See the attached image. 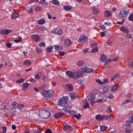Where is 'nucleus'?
<instances>
[{
    "label": "nucleus",
    "instance_id": "1",
    "mask_svg": "<svg viewBox=\"0 0 133 133\" xmlns=\"http://www.w3.org/2000/svg\"><path fill=\"white\" fill-rule=\"evenodd\" d=\"M129 11L123 9L120 11H118L119 15L118 16L119 18H126L127 16Z\"/></svg>",
    "mask_w": 133,
    "mask_h": 133
},
{
    "label": "nucleus",
    "instance_id": "2",
    "mask_svg": "<svg viewBox=\"0 0 133 133\" xmlns=\"http://www.w3.org/2000/svg\"><path fill=\"white\" fill-rule=\"evenodd\" d=\"M39 113L40 114V115H41V117L44 118H46L48 117L50 115V113L49 111L48 110H42L39 112Z\"/></svg>",
    "mask_w": 133,
    "mask_h": 133
},
{
    "label": "nucleus",
    "instance_id": "3",
    "mask_svg": "<svg viewBox=\"0 0 133 133\" xmlns=\"http://www.w3.org/2000/svg\"><path fill=\"white\" fill-rule=\"evenodd\" d=\"M51 32L59 36L61 35L63 33L62 31L59 28H57L56 29H53L52 30Z\"/></svg>",
    "mask_w": 133,
    "mask_h": 133
},
{
    "label": "nucleus",
    "instance_id": "4",
    "mask_svg": "<svg viewBox=\"0 0 133 133\" xmlns=\"http://www.w3.org/2000/svg\"><path fill=\"white\" fill-rule=\"evenodd\" d=\"M67 102L66 100L60 98L58 100L57 103L58 105L63 107L65 105V104H66Z\"/></svg>",
    "mask_w": 133,
    "mask_h": 133
},
{
    "label": "nucleus",
    "instance_id": "5",
    "mask_svg": "<svg viewBox=\"0 0 133 133\" xmlns=\"http://www.w3.org/2000/svg\"><path fill=\"white\" fill-rule=\"evenodd\" d=\"M82 70L83 72L87 73H91L93 71L92 69L88 68L85 66H84V67L82 68Z\"/></svg>",
    "mask_w": 133,
    "mask_h": 133
},
{
    "label": "nucleus",
    "instance_id": "6",
    "mask_svg": "<svg viewBox=\"0 0 133 133\" xmlns=\"http://www.w3.org/2000/svg\"><path fill=\"white\" fill-rule=\"evenodd\" d=\"M83 75L82 73L80 71L74 72V79H76Z\"/></svg>",
    "mask_w": 133,
    "mask_h": 133
},
{
    "label": "nucleus",
    "instance_id": "7",
    "mask_svg": "<svg viewBox=\"0 0 133 133\" xmlns=\"http://www.w3.org/2000/svg\"><path fill=\"white\" fill-rule=\"evenodd\" d=\"M63 129L66 131H70L72 130L71 126L68 125H65L63 126Z\"/></svg>",
    "mask_w": 133,
    "mask_h": 133
},
{
    "label": "nucleus",
    "instance_id": "8",
    "mask_svg": "<svg viewBox=\"0 0 133 133\" xmlns=\"http://www.w3.org/2000/svg\"><path fill=\"white\" fill-rule=\"evenodd\" d=\"M87 40V38L86 37H80L78 41L79 43H81L82 44H83L85 42H86Z\"/></svg>",
    "mask_w": 133,
    "mask_h": 133
},
{
    "label": "nucleus",
    "instance_id": "9",
    "mask_svg": "<svg viewBox=\"0 0 133 133\" xmlns=\"http://www.w3.org/2000/svg\"><path fill=\"white\" fill-rule=\"evenodd\" d=\"M104 15L106 17H110L112 16V12L109 10H105L104 11Z\"/></svg>",
    "mask_w": 133,
    "mask_h": 133
},
{
    "label": "nucleus",
    "instance_id": "10",
    "mask_svg": "<svg viewBox=\"0 0 133 133\" xmlns=\"http://www.w3.org/2000/svg\"><path fill=\"white\" fill-rule=\"evenodd\" d=\"M105 117V116L104 115H101L98 114L95 117V118L96 120L100 121L103 119Z\"/></svg>",
    "mask_w": 133,
    "mask_h": 133
},
{
    "label": "nucleus",
    "instance_id": "11",
    "mask_svg": "<svg viewBox=\"0 0 133 133\" xmlns=\"http://www.w3.org/2000/svg\"><path fill=\"white\" fill-rule=\"evenodd\" d=\"M12 31V30L8 29L2 30L1 31V32L2 34H3L4 35H6L10 33Z\"/></svg>",
    "mask_w": 133,
    "mask_h": 133
},
{
    "label": "nucleus",
    "instance_id": "12",
    "mask_svg": "<svg viewBox=\"0 0 133 133\" xmlns=\"http://www.w3.org/2000/svg\"><path fill=\"white\" fill-rule=\"evenodd\" d=\"M47 91V94H48V96H47L48 99L52 97L54 95L53 91L52 90H48Z\"/></svg>",
    "mask_w": 133,
    "mask_h": 133
},
{
    "label": "nucleus",
    "instance_id": "13",
    "mask_svg": "<svg viewBox=\"0 0 133 133\" xmlns=\"http://www.w3.org/2000/svg\"><path fill=\"white\" fill-rule=\"evenodd\" d=\"M66 75L70 77H71L73 78L74 76V72L70 71H67L66 72Z\"/></svg>",
    "mask_w": 133,
    "mask_h": 133
},
{
    "label": "nucleus",
    "instance_id": "14",
    "mask_svg": "<svg viewBox=\"0 0 133 133\" xmlns=\"http://www.w3.org/2000/svg\"><path fill=\"white\" fill-rule=\"evenodd\" d=\"M64 114L62 112H58L55 114L54 117L56 119L58 118L63 116Z\"/></svg>",
    "mask_w": 133,
    "mask_h": 133
},
{
    "label": "nucleus",
    "instance_id": "15",
    "mask_svg": "<svg viewBox=\"0 0 133 133\" xmlns=\"http://www.w3.org/2000/svg\"><path fill=\"white\" fill-rule=\"evenodd\" d=\"M23 87L22 88V90L23 91H25L27 90L29 87V84L27 83H23Z\"/></svg>",
    "mask_w": 133,
    "mask_h": 133
},
{
    "label": "nucleus",
    "instance_id": "16",
    "mask_svg": "<svg viewBox=\"0 0 133 133\" xmlns=\"http://www.w3.org/2000/svg\"><path fill=\"white\" fill-rule=\"evenodd\" d=\"M119 88V86L117 84H115L114 85H113L111 87V89L112 92L115 91L117 90Z\"/></svg>",
    "mask_w": 133,
    "mask_h": 133
},
{
    "label": "nucleus",
    "instance_id": "17",
    "mask_svg": "<svg viewBox=\"0 0 133 133\" xmlns=\"http://www.w3.org/2000/svg\"><path fill=\"white\" fill-rule=\"evenodd\" d=\"M19 16V14L16 12L13 13L11 15V17L12 19H15L18 18Z\"/></svg>",
    "mask_w": 133,
    "mask_h": 133
},
{
    "label": "nucleus",
    "instance_id": "18",
    "mask_svg": "<svg viewBox=\"0 0 133 133\" xmlns=\"http://www.w3.org/2000/svg\"><path fill=\"white\" fill-rule=\"evenodd\" d=\"M92 9L93 10V14L94 15L97 14H98L99 11L98 8L94 7L92 8Z\"/></svg>",
    "mask_w": 133,
    "mask_h": 133
},
{
    "label": "nucleus",
    "instance_id": "19",
    "mask_svg": "<svg viewBox=\"0 0 133 133\" xmlns=\"http://www.w3.org/2000/svg\"><path fill=\"white\" fill-rule=\"evenodd\" d=\"M120 30L123 32L125 33L128 34L129 32V30L121 26L120 28Z\"/></svg>",
    "mask_w": 133,
    "mask_h": 133
},
{
    "label": "nucleus",
    "instance_id": "20",
    "mask_svg": "<svg viewBox=\"0 0 133 133\" xmlns=\"http://www.w3.org/2000/svg\"><path fill=\"white\" fill-rule=\"evenodd\" d=\"M32 37L34 39V40L36 41L37 42L40 40V38L37 35H33Z\"/></svg>",
    "mask_w": 133,
    "mask_h": 133
},
{
    "label": "nucleus",
    "instance_id": "21",
    "mask_svg": "<svg viewBox=\"0 0 133 133\" xmlns=\"http://www.w3.org/2000/svg\"><path fill=\"white\" fill-rule=\"evenodd\" d=\"M65 46L66 47H68L69 45H70L71 43V41L69 39H66L65 40Z\"/></svg>",
    "mask_w": 133,
    "mask_h": 133
},
{
    "label": "nucleus",
    "instance_id": "22",
    "mask_svg": "<svg viewBox=\"0 0 133 133\" xmlns=\"http://www.w3.org/2000/svg\"><path fill=\"white\" fill-rule=\"evenodd\" d=\"M71 108V107L69 106H66L65 107H64L63 108V109L66 112H68L69 111H70V110Z\"/></svg>",
    "mask_w": 133,
    "mask_h": 133
},
{
    "label": "nucleus",
    "instance_id": "23",
    "mask_svg": "<svg viewBox=\"0 0 133 133\" xmlns=\"http://www.w3.org/2000/svg\"><path fill=\"white\" fill-rule=\"evenodd\" d=\"M84 64V62L83 60H81L78 62L77 63V65L79 67L82 66Z\"/></svg>",
    "mask_w": 133,
    "mask_h": 133
},
{
    "label": "nucleus",
    "instance_id": "24",
    "mask_svg": "<svg viewBox=\"0 0 133 133\" xmlns=\"http://www.w3.org/2000/svg\"><path fill=\"white\" fill-rule=\"evenodd\" d=\"M72 8V7L71 6H64L63 8V9L64 10L67 11L71 9Z\"/></svg>",
    "mask_w": 133,
    "mask_h": 133
},
{
    "label": "nucleus",
    "instance_id": "25",
    "mask_svg": "<svg viewBox=\"0 0 133 133\" xmlns=\"http://www.w3.org/2000/svg\"><path fill=\"white\" fill-rule=\"evenodd\" d=\"M106 120L108 121H110L113 118L112 117V115H108L107 116H105Z\"/></svg>",
    "mask_w": 133,
    "mask_h": 133
},
{
    "label": "nucleus",
    "instance_id": "26",
    "mask_svg": "<svg viewBox=\"0 0 133 133\" xmlns=\"http://www.w3.org/2000/svg\"><path fill=\"white\" fill-rule=\"evenodd\" d=\"M109 88L108 86H106L104 87L103 91L106 93L109 91Z\"/></svg>",
    "mask_w": 133,
    "mask_h": 133
},
{
    "label": "nucleus",
    "instance_id": "27",
    "mask_svg": "<svg viewBox=\"0 0 133 133\" xmlns=\"http://www.w3.org/2000/svg\"><path fill=\"white\" fill-rule=\"evenodd\" d=\"M67 89L69 91H71L73 89V87L70 84H68L66 86Z\"/></svg>",
    "mask_w": 133,
    "mask_h": 133
},
{
    "label": "nucleus",
    "instance_id": "28",
    "mask_svg": "<svg viewBox=\"0 0 133 133\" xmlns=\"http://www.w3.org/2000/svg\"><path fill=\"white\" fill-rule=\"evenodd\" d=\"M31 63L30 61L28 60H26L24 61V64L26 65H29L31 64Z\"/></svg>",
    "mask_w": 133,
    "mask_h": 133
},
{
    "label": "nucleus",
    "instance_id": "29",
    "mask_svg": "<svg viewBox=\"0 0 133 133\" xmlns=\"http://www.w3.org/2000/svg\"><path fill=\"white\" fill-rule=\"evenodd\" d=\"M131 102V101L129 99H127L124 100L122 103V105H124L128 103H130Z\"/></svg>",
    "mask_w": 133,
    "mask_h": 133
},
{
    "label": "nucleus",
    "instance_id": "30",
    "mask_svg": "<svg viewBox=\"0 0 133 133\" xmlns=\"http://www.w3.org/2000/svg\"><path fill=\"white\" fill-rule=\"evenodd\" d=\"M38 23L40 24H44L45 22V21L43 19H40L37 21Z\"/></svg>",
    "mask_w": 133,
    "mask_h": 133
},
{
    "label": "nucleus",
    "instance_id": "31",
    "mask_svg": "<svg viewBox=\"0 0 133 133\" xmlns=\"http://www.w3.org/2000/svg\"><path fill=\"white\" fill-rule=\"evenodd\" d=\"M26 11L29 13H31L32 12V8H31L27 7L26 8Z\"/></svg>",
    "mask_w": 133,
    "mask_h": 133
},
{
    "label": "nucleus",
    "instance_id": "32",
    "mask_svg": "<svg viewBox=\"0 0 133 133\" xmlns=\"http://www.w3.org/2000/svg\"><path fill=\"white\" fill-rule=\"evenodd\" d=\"M107 128L106 126H104L102 125L100 127V130L101 131H105L107 129Z\"/></svg>",
    "mask_w": 133,
    "mask_h": 133
},
{
    "label": "nucleus",
    "instance_id": "33",
    "mask_svg": "<svg viewBox=\"0 0 133 133\" xmlns=\"http://www.w3.org/2000/svg\"><path fill=\"white\" fill-rule=\"evenodd\" d=\"M84 105L83 106V107L85 108H89V106L88 103L86 101H85L84 102Z\"/></svg>",
    "mask_w": 133,
    "mask_h": 133
},
{
    "label": "nucleus",
    "instance_id": "34",
    "mask_svg": "<svg viewBox=\"0 0 133 133\" xmlns=\"http://www.w3.org/2000/svg\"><path fill=\"white\" fill-rule=\"evenodd\" d=\"M52 3L55 5H58L59 4V2L57 0H53L52 1Z\"/></svg>",
    "mask_w": 133,
    "mask_h": 133
},
{
    "label": "nucleus",
    "instance_id": "35",
    "mask_svg": "<svg viewBox=\"0 0 133 133\" xmlns=\"http://www.w3.org/2000/svg\"><path fill=\"white\" fill-rule=\"evenodd\" d=\"M18 105V104L15 102H12L11 104V105L14 108H16V107H17Z\"/></svg>",
    "mask_w": 133,
    "mask_h": 133
},
{
    "label": "nucleus",
    "instance_id": "36",
    "mask_svg": "<svg viewBox=\"0 0 133 133\" xmlns=\"http://www.w3.org/2000/svg\"><path fill=\"white\" fill-rule=\"evenodd\" d=\"M53 49V47L52 46H50V47H48L46 49L48 52H51L52 51V49Z\"/></svg>",
    "mask_w": 133,
    "mask_h": 133
},
{
    "label": "nucleus",
    "instance_id": "37",
    "mask_svg": "<svg viewBox=\"0 0 133 133\" xmlns=\"http://www.w3.org/2000/svg\"><path fill=\"white\" fill-rule=\"evenodd\" d=\"M70 114L74 115L75 116V115L77 114V112L76 111H75L73 110H71L69 112Z\"/></svg>",
    "mask_w": 133,
    "mask_h": 133
},
{
    "label": "nucleus",
    "instance_id": "38",
    "mask_svg": "<svg viewBox=\"0 0 133 133\" xmlns=\"http://www.w3.org/2000/svg\"><path fill=\"white\" fill-rule=\"evenodd\" d=\"M132 130L133 129L131 128H127L126 129V133H131Z\"/></svg>",
    "mask_w": 133,
    "mask_h": 133
},
{
    "label": "nucleus",
    "instance_id": "39",
    "mask_svg": "<svg viewBox=\"0 0 133 133\" xmlns=\"http://www.w3.org/2000/svg\"><path fill=\"white\" fill-rule=\"evenodd\" d=\"M45 0H41L39 2L40 4H42L43 5H46L47 4V2H45Z\"/></svg>",
    "mask_w": 133,
    "mask_h": 133
},
{
    "label": "nucleus",
    "instance_id": "40",
    "mask_svg": "<svg viewBox=\"0 0 133 133\" xmlns=\"http://www.w3.org/2000/svg\"><path fill=\"white\" fill-rule=\"evenodd\" d=\"M47 91L45 90H44L42 91V94L43 96L46 98L48 99V97L46 95V94Z\"/></svg>",
    "mask_w": 133,
    "mask_h": 133
},
{
    "label": "nucleus",
    "instance_id": "41",
    "mask_svg": "<svg viewBox=\"0 0 133 133\" xmlns=\"http://www.w3.org/2000/svg\"><path fill=\"white\" fill-rule=\"evenodd\" d=\"M88 98H91L93 100H95V96L94 95H89L88 96Z\"/></svg>",
    "mask_w": 133,
    "mask_h": 133
},
{
    "label": "nucleus",
    "instance_id": "42",
    "mask_svg": "<svg viewBox=\"0 0 133 133\" xmlns=\"http://www.w3.org/2000/svg\"><path fill=\"white\" fill-rule=\"evenodd\" d=\"M74 116L77 119H78L81 118V115L80 114H77H77L75 115Z\"/></svg>",
    "mask_w": 133,
    "mask_h": 133
},
{
    "label": "nucleus",
    "instance_id": "43",
    "mask_svg": "<svg viewBox=\"0 0 133 133\" xmlns=\"http://www.w3.org/2000/svg\"><path fill=\"white\" fill-rule=\"evenodd\" d=\"M106 57L105 55H103L100 58V60L103 62L104 61L105 59H106Z\"/></svg>",
    "mask_w": 133,
    "mask_h": 133
},
{
    "label": "nucleus",
    "instance_id": "44",
    "mask_svg": "<svg viewBox=\"0 0 133 133\" xmlns=\"http://www.w3.org/2000/svg\"><path fill=\"white\" fill-rule=\"evenodd\" d=\"M24 107V105L23 104H18V106L17 108L19 109V110H20L22 109H23Z\"/></svg>",
    "mask_w": 133,
    "mask_h": 133
},
{
    "label": "nucleus",
    "instance_id": "45",
    "mask_svg": "<svg viewBox=\"0 0 133 133\" xmlns=\"http://www.w3.org/2000/svg\"><path fill=\"white\" fill-rule=\"evenodd\" d=\"M131 123V122L130 121H128L125 122L124 124L126 126H129L130 125Z\"/></svg>",
    "mask_w": 133,
    "mask_h": 133
},
{
    "label": "nucleus",
    "instance_id": "46",
    "mask_svg": "<svg viewBox=\"0 0 133 133\" xmlns=\"http://www.w3.org/2000/svg\"><path fill=\"white\" fill-rule=\"evenodd\" d=\"M2 130V132L3 133H5L6 132V127H2L1 128Z\"/></svg>",
    "mask_w": 133,
    "mask_h": 133
},
{
    "label": "nucleus",
    "instance_id": "47",
    "mask_svg": "<svg viewBox=\"0 0 133 133\" xmlns=\"http://www.w3.org/2000/svg\"><path fill=\"white\" fill-rule=\"evenodd\" d=\"M128 19L130 21H133V14H131L129 17Z\"/></svg>",
    "mask_w": 133,
    "mask_h": 133
},
{
    "label": "nucleus",
    "instance_id": "48",
    "mask_svg": "<svg viewBox=\"0 0 133 133\" xmlns=\"http://www.w3.org/2000/svg\"><path fill=\"white\" fill-rule=\"evenodd\" d=\"M112 110L111 109V107L110 106L107 109L106 112L107 113H109L112 112Z\"/></svg>",
    "mask_w": 133,
    "mask_h": 133
},
{
    "label": "nucleus",
    "instance_id": "49",
    "mask_svg": "<svg viewBox=\"0 0 133 133\" xmlns=\"http://www.w3.org/2000/svg\"><path fill=\"white\" fill-rule=\"evenodd\" d=\"M94 48L92 49L91 51L92 52H96L98 51V50L97 48Z\"/></svg>",
    "mask_w": 133,
    "mask_h": 133
},
{
    "label": "nucleus",
    "instance_id": "50",
    "mask_svg": "<svg viewBox=\"0 0 133 133\" xmlns=\"http://www.w3.org/2000/svg\"><path fill=\"white\" fill-rule=\"evenodd\" d=\"M70 98L71 99H74L75 97V94H74L73 93L71 94L70 95Z\"/></svg>",
    "mask_w": 133,
    "mask_h": 133
},
{
    "label": "nucleus",
    "instance_id": "51",
    "mask_svg": "<svg viewBox=\"0 0 133 133\" xmlns=\"http://www.w3.org/2000/svg\"><path fill=\"white\" fill-rule=\"evenodd\" d=\"M96 81L97 82L101 84H104V82H103L101 81V80L99 79H96Z\"/></svg>",
    "mask_w": 133,
    "mask_h": 133
},
{
    "label": "nucleus",
    "instance_id": "52",
    "mask_svg": "<svg viewBox=\"0 0 133 133\" xmlns=\"http://www.w3.org/2000/svg\"><path fill=\"white\" fill-rule=\"evenodd\" d=\"M41 7L40 6H37L35 9V10L36 11H39L41 10Z\"/></svg>",
    "mask_w": 133,
    "mask_h": 133
},
{
    "label": "nucleus",
    "instance_id": "53",
    "mask_svg": "<svg viewBox=\"0 0 133 133\" xmlns=\"http://www.w3.org/2000/svg\"><path fill=\"white\" fill-rule=\"evenodd\" d=\"M24 81V79H21L19 80H17L16 82L17 83H21Z\"/></svg>",
    "mask_w": 133,
    "mask_h": 133
},
{
    "label": "nucleus",
    "instance_id": "54",
    "mask_svg": "<svg viewBox=\"0 0 133 133\" xmlns=\"http://www.w3.org/2000/svg\"><path fill=\"white\" fill-rule=\"evenodd\" d=\"M35 78L37 79H40V77L39 76L38 74H36L35 76Z\"/></svg>",
    "mask_w": 133,
    "mask_h": 133
},
{
    "label": "nucleus",
    "instance_id": "55",
    "mask_svg": "<svg viewBox=\"0 0 133 133\" xmlns=\"http://www.w3.org/2000/svg\"><path fill=\"white\" fill-rule=\"evenodd\" d=\"M124 21L125 20L124 19H123L121 22H117V23L118 24L121 25L123 24L124 23Z\"/></svg>",
    "mask_w": 133,
    "mask_h": 133
},
{
    "label": "nucleus",
    "instance_id": "56",
    "mask_svg": "<svg viewBox=\"0 0 133 133\" xmlns=\"http://www.w3.org/2000/svg\"><path fill=\"white\" fill-rule=\"evenodd\" d=\"M128 65L130 67L132 68L133 67V61L129 63H128Z\"/></svg>",
    "mask_w": 133,
    "mask_h": 133
},
{
    "label": "nucleus",
    "instance_id": "57",
    "mask_svg": "<svg viewBox=\"0 0 133 133\" xmlns=\"http://www.w3.org/2000/svg\"><path fill=\"white\" fill-rule=\"evenodd\" d=\"M45 133H52V132L50 129H48L45 130Z\"/></svg>",
    "mask_w": 133,
    "mask_h": 133
},
{
    "label": "nucleus",
    "instance_id": "58",
    "mask_svg": "<svg viewBox=\"0 0 133 133\" xmlns=\"http://www.w3.org/2000/svg\"><path fill=\"white\" fill-rule=\"evenodd\" d=\"M59 53L60 55L62 56H64L65 54V52H64L62 51H59Z\"/></svg>",
    "mask_w": 133,
    "mask_h": 133
},
{
    "label": "nucleus",
    "instance_id": "59",
    "mask_svg": "<svg viewBox=\"0 0 133 133\" xmlns=\"http://www.w3.org/2000/svg\"><path fill=\"white\" fill-rule=\"evenodd\" d=\"M92 47L93 48H96L97 47V43H95L92 45Z\"/></svg>",
    "mask_w": 133,
    "mask_h": 133
},
{
    "label": "nucleus",
    "instance_id": "60",
    "mask_svg": "<svg viewBox=\"0 0 133 133\" xmlns=\"http://www.w3.org/2000/svg\"><path fill=\"white\" fill-rule=\"evenodd\" d=\"M103 82H104V83H107L109 81V80L107 78H104L103 79Z\"/></svg>",
    "mask_w": 133,
    "mask_h": 133
},
{
    "label": "nucleus",
    "instance_id": "61",
    "mask_svg": "<svg viewBox=\"0 0 133 133\" xmlns=\"http://www.w3.org/2000/svg\"><path fill=\"white\" fill-rule=\"evenodd\" d=\"M6 45L8 48H10L12 46V44L11 43H6Z\"/></svg>",
    "mask_w": 133,
    "mask_h": 133
},
{
    "label": "nucleus",
    "instance_id": "62",
    "mask_svg": "<svg viewBox=\"0 0 133 133\" xmlns=\"http://www.w3.org/2000/svg\"><path fill=\"white\" fill-rule=\"evenodd\" d=\"M132 96V94L131 93H129L127 94V96L129 98L131 97Z\"/></svg>",
    "mask_w": 133,
    "mask_h": 133
},
{
    "label": "nucleus",
    "instance_id": "63",
    "mask_svg": "<svg viewBox=\"0 0 133 133\" xmlns=\"http://www.w3.org/2000/svg\"><path fill=\"white\" fill-rule=\"evenodd\" d=\"M39 45L40 46H44L45 45V44L44 42H42L39 44Z\"/></svg>",
    "mask_w": 133,
    "mask_h": 133
},
{
    "label": "nucleus",
    "instance_id": "64",
    "mask_svg": "<svg viewBox=\"0 0 133 133\" xmlns=\"http://www.w3.org/2000/svg\"><path fill=\"white\" fill-rule=\"evenodd\" d=\"M131 36L130 34H127L126 35L127 38L128 39H131Z\"/></svg>",
    "mask_w": 133,
    "mask_h": 133
}]
</instances>
